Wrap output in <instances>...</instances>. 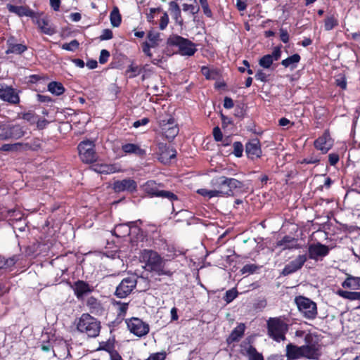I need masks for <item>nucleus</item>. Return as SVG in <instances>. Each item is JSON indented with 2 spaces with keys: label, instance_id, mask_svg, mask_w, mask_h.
I'll list each match as a JSON object with an SVG mask.
<instances>
[{
  "label": "nucleus",
  "instance_id": "nucleus-8",
  "mask_svg": "<svg viewBox=\"0 0 360 360\" xmlns=\"http://www.w3.org/2000/svg\"><path fill=\"white\" fill-rule=\"evenodd\" d=\"M295 302L299 311L304 318L311 320L316 317L318 313L316 304L311 300L300 295L295 298Z\"/></svg>",
  "mask_w": 360,
  "mask_h": 360
},
{
  "label": "nucleus",
  "instance_id": "nucleus-5",
  "mask_svg": "<svg viewBox=\"0 0 360 360\" xmlns=\"http://www.w3.org/2000/svg\"><path fill=\"white\" fill-rule=\"evenodd\" d=\"M77 330L89 338H96L101 330V323L89 314H82L75 320Z\"/></svg>",
  "mask_w": 360,
  "mask_h": 360
},
{
  "label": "nucleus",
  "instance_id": "nucleus-48",
  "mask_svg": "<svg viewBox=\"0 0 360 360\" xmlns=\"http://www.w3.org/2000/svg\"><path fill=\"white\" fill-rule=\"evenodd\" d=\"M199 2L202 6L203 12L207 17L212 16V11L209 8V5L207 0H199Z\"/></svg>",
  "mask_w": 360,
  "mask_h": 360
},
{
  "label": "nucleus",
  "instance_id": "nucleus-56",
  "mask_svg": "<svg viewBox=\"0 0 360 360\" xmlns=\"http://www.w3.org/2000/svg\"><path fill=\"white\" fill-rule=\"evenodd\" d=\"M160 11V8H151L148 13H147V20L148 22H153L155 18V13Z\"/></svg>",
  "mask_w": 360,
  "mask_h": 360
},
{
  "label": "nucleus",
  "instance_id": "nucleus-61",
  "mask_svg": "<svg viewBox=\"0 0 360 360\" xmlns=\"http://www.w3.org/2000/svg\"><path fill=\"white\" fill-rule=\"evenodd\" d=\"M149 122V120L146 117H144L141 120H137L134 122L133 127L135 128H138L140 126H144L146 125Z\"/></svg>",
  "mask_w": 360,
  "mask_h": 360
},
{
  "label": "nucleus",
  "instance_id": "nucleus-47",
  "mask_svg": "<svg viewBox=\"0 0 360 360\" xmlns=\"http://www.w3.org/2000/svg\"><path fill=\"white\" fill-rule=\"evenodd\" d=\"M257 269V266L253 264H248L245 265L240 270L243 274H252Z\"/></svg>",
  "mask_w": 360,
  "mask_h": 360
},
{
  "label": "nucleus",
  "instance_id": "nucleus-43",
  "mask_svg": "<svg viewBox=\"0 0 360 360\" xmlns=\"http://www.w3.org/2000/svg\"><path fill=\"white\" fill-rule=\"evenodd\" d=\"M79 45V42L76 39H74L70 43L63 44L62 45V49L70 51H74L78 49Z\"/></svg>",
  "mask_w": 360,
  "mask_h": 360
},
{
  "label": "nucleus",
  "instance_id": "nucleus-29",
  "mask_svg": "<svg viewBox=\"0 0 360 360\" xmlns=\"http://www.w3.org/2000/svg\"><path fill=\"white\" fill-rule=\"evenodd\" d=\"M73 290L77 297H80L91 291L89 284L82 281L76 282L73 285Z\"/></svg>",
  "mask_w": 360,
  "mask_h": 360
},
{
  "label": "nucleus",
  "instance_id": "nucleus-24",
  "mask_svg": "<svg viewBox=\"0 0 360 360\" xmlns=\"http://www.w3.org/2000/svg\"><path fill=\"white\" fill-rule=\"evenodd\" d=\"M93 169L100 174H109L121 171L120 167L117 165L98 164L93 166Z\"/></svg>",
  "mask_w": 360,
  "mask_h": 360
},
{
  "label": "nucleus",
  "instance_id": "nucleus-32",
  "mask_svg": "<svg viewBox=\"0 0 360 360\" xmlns=\"http://www.w3.org/2000/svg\"><path fill=\"white\" fill-rule=\"evenodd\" d=\"M343 288L360 290V277L349 276L342 284Z\"/></svg>",
  "mask_w": 360,
  "mask_h": 360
},
{
  "label": "nucleus",
  "instance_id": "nucleus-49",
  "mask_svg": "<svg viewBox=\"0 0 360 360\" xmlns=\"http://www.w3.org/2000/svg\"><path fill=\"white\" fill-rule=\"evenodd\" d=\"M22 119L27 121L30 124H34L37 121V116L32 112H26L22 115Z\"/></svg>",
  "mask_w": 360,
  "mask_h": 360
},
{
  "label": "nucleus",
  "instance_id": "nucleus-20",
  "mask_svg": "<svg viewBox=\"0 0 360 360\" xmlns=\"http://www.w3.org/2000/svg\"><path fill=\"white\" fill-rule=\"evenodd\" d=\"M333 145V141L327 131L324 132L321 136L314 141L315 148L323 154L326 153L332 148Z\"/></svg>",
  "mask_w": 360,
  "mask_h": 360
},
{
  "label": "nucleus",
  "instance_id": "nucleus-18",
  "mask_svg": "<svg viewBox=\"0 0 360 360\" xmlns=\"http://www.w3.org/2000/svg\"><path fill=\"white\" fill-rule=\"evenodd\" d=\"M0 98L14 104L20 101L18 94L14 89L1 84H0Z\"/></svg>",
  "mask_w": 360,
  "mask_h": 360
},
{
  "label": "nucleus",
  "instance_id": "nucleus-64",
  "mask_svg": "<svg viewBox=\"0 0 360 360\" xmlns=\"http://www.w3.org/2000/svg\"><path fill=\"white\" fill-rule=\"evenodd\" d=\"M328 158L331 165H335L339 160V156L335 153L330 154Z\"/></svg>",
  "mask_w": 360,
  "mask_h": 360
},
{
  "label": "nucleus",
  "instance_id": "nucleus-55",
  "mask_svg": "<svg viewBox=\"0 0 360 360\" xmlns=\"http://www.w3.org/2000/svg\"><path fill=\"white\" fill-rule=\"evenodd\" d=\"M269 55L274 61L278 60L280 58L281 55V47H279V46L275 47L273 50L272 53L269 54Z\"/></svg>",
  "mask_w": 360,
  "mask_h": 360
},
{
  "label": "nucleus",
  "instance_id": "nucleus-37",
  "mask_svg": "<svg viewBox=\"0 0 360 360\" xmlns=\"http://www.w3.org/2000/svg\"><path fill=\"white\" fill-rule=\"evenodd\" d=\"M110 20L112 27H117L120 26L122 18L117 7H114L110 14Z\"/></svg>",
  "mask_w": 360,
  "mask_h": 360
},
{
  "label": "nucleus",
  "instance_id": "nucleus-60",
  "mask_svg": "<svg viewBox=\"0 0 360 360\" xmlns=\"http://www.w3.org/2000/svg\"><path fill=\"white\" fill-rule=\"evenodd\" d=\"M213 136L217 141H220L222 139V133L218 127H216L213 129Z\"/></svg>",
  "mask_w": 360,
  "mask_h": 360
},
{
  "label": "nucleus",
  "instance_id": "nucleus-62",
  "mask_svg": "<svg viewBox=\"0 0 360 360\" xmlns=\"http://www.w3.org/2000/svg\"><path fill=\"white\" fill-rule=\"evenodd\" d=\"M35 123H37V128L42 129L46 127L49 122L45 119H38L37 117V121Z\"/></svg>",
  "mask_w": 360,
  "mask_h": 360
},
{
  "label": "nucleus",
  "instance_id": "nucleus-14",
  "mask_svg": "<svg viewBox=\"0 0 360 360\" xmlns=\"http://www.w3.org/2000/svg\"><path fill=\"white\" fill-rule=\"evenodd\" d=\"M127 327L131 333L138 337L146 335L149 332V326L138 318H131L127 321Z\"/></svg>",
  "mask_w": 360,
  "mask_h": 360
},
{
  "label": "nucleus",
  "instance_id": "nucleus-46",
  "mask_svg": "<svg viewBox=\"0 0 360 360\" xmlns=\"http://www.w3.org/2000/svg\"><path fill=\"white\" fill-rule=\"evenodd\" d=\"M243 152V146L240 142H235L233 143V154L240 158L242 156Z\"/></svg>",
  "mask_w": 360,
  "mask_h": 360
},
{
  "label": "nucleus",
  "instance_id": "nucleus-59",
  "mask_svg": "<svg viewBox=\"0 0 360 360\" xmlns=\"http://www.w3.org/2000/svg\"><path fill=\"white\" fill-rule=\"evenodd\" d=\"M280 39L283 43H287L289 41V34L288 31L281 28L280 29Z\"/></svg>",
  "mask_w": 360,
  "mask_h": 360
},
{
  "label": "nucleus",
  "instance_id": "nucleus-39",
  "mask_svg": "<svg viewBox=\"0 0 360 360\" xmlns=\"http://www.w3.org/2000/svg\"><path fill=\"white\" fill-rule=\"evenodd\" d=\"M338 294L340 297L349 300H360V292L339 290L338 292Z\"/></svg>",
  "mask_w": 360,
  "mask_h": 360
},
{
  "label": "nucleus",
  "instance_id": "nucleus-23",
  "mask_svg": "<svg viewBox=\"0 0 360 360\" xmlns=\"http://www.w3.org/2000/svg\"><path fill=\"white\" fill-rule=\"evenodd\" d=\"M245 150L248 157L252 159L260 157L262 155V150L259 140L252 139L248 142L246 144Z\"/></svg>",
  "mask_w": 360,
  "mask_h": 360
},
{
  "label": "nucleus",
  "instance_id": "nucleus-11",
  "mask_svg": "<svg viewBox=\"0 0 360 360\" xmlns=\"http://www.w3.org/2000/svg\"><path fill=\"white\" fill-rule=\"evenodd\" d=\"M94 146V143L89 140L84 141L79 144V155L82 162L91 163L96 160Z\"/></svg>",
  "mask_w": 360,
  "mask_h": 360
},
{
  "label": "nucleus",
  "instance_id": "nucleus-57",
  "mask_svg": "<svg viewBox=\"0 0 360 360\" xmlns=\"http://www.w3.org/2000/svg\"><path fill=\"white\" fill-rule=\"evenodd\" d=\"M336 84L338 86H340L342 89H345L347 87V82L344 76L340 75L336 79Z\"/></svg>",
  "mask_w": 360,
  "mask_h": 360
},
{
  "label": "nucleus",
  "instance_id": "nucleus-53",
  "mask_svg": "<svg viewBox=\"0 0 360 360\" xmlns=\"http://www.w3.org/2000/svg\"><path fill=\"white\" fill-rule=\"evenodd\" d=\"M110 57V53L108 51L105 49H103L101 51L100 57H99V63L101 64L105 63Z\"/></svg>",
  "mask_w": 360,
  "mask_h": 360
},
{
  "label": "nucleus",
  "instance_id": "nucleus-1",
  "mask_svg": "<svg viewBox=\"0 0 360 360\" xmlns=\"http://www.w3.org/2000/svg\"><path fill=\"white\" fill-rule=\"evenodd\" d=\"M320 354L319 338L312 333H307L304 336V345L297 346L289 343L285 349V356L288 360H295L301 358L317 359Z\"/></svg>",
  "mask_w": 360,
  "mask_h": 360
},
{
  "label": "nucleus",
  "instance_id": "nucleus-36",
  "mask_svg": "<svg viewBox=\"0 0 360 360\" xmlns=\"http://www.w3.org/2000/svg\"><path fill=\"white\" fill-rule=\"evenodd\" d=\"M48 90L53 94L60 96L65 91L63 84L57 82H51L48 84Z\"/></svg>",
  "mask_w": 360,
  "mask_h": 360
},
{
  "label": "nucleus",
  "instance_id": "nucleus-21",
  "mask_svg": "<svg viewBox=\"0 0 360 360\" xmlns=\"http://www.w3.org/2000/svg\"><path fill=\"white\" fill-rule=\"evenodd\" d=\"M41 13H34V15L32 17L33 22L38 26L41 32L51 35L54 33V30L49 23L46 18L41 17Z\"/></svg>",
  "mask_w": 360,
  "mask_h": 360
},
{
  "label": "nucleus",
  "instance_id": "nucleus-42",
  "mask_svg": "<svg viewBox=\"0 0 360 360\" xmlns=\"http://www.w3.org/2000/svg\"><path fill=\"white\" fill-rule=\"evenodd\" d=\"M274 60L271 59L270 55H265L262 58H260L259 61V64L264 68H269L271 65L273 64Z\"/></svg>",
  "mask_w": 360,
  "mask_h": 360
},
{
  "label": "nucleus",
  "instance_id": "nucleus-41",
  "mask_svg": "<svg viewBox=\"0 0 360 360\" xmlns=\"http://www.w3.org/2000/svg\"><path fill=\"white\" fill-rule=\"evenodd\" d=\"M338 25V20L337 19L333 16H328L324 22V28L326 30L329 31L333 30L335 27Z\"/></svg>",
  "mask_w": 360,
  "mask_h": 360
},
{
  "label": "nucleus",
  "instance_id": "nucleus-33",
  "mask_svg": "<svg viewBox=\"0 0 360 360\" xmlns=\"http://www.w3.org/2000/svg\"><path fill=\"white\" fill-rule=\"evenodd\" d=\"M245 325L243 323H240L237 326L236 328L232 331L231 335L227 339L229 343L238 341L240 338H241L245 331Z\"/></svg>",
  "mask_w": 360,
  "mask_h": 360
},
{
  "label": "nucleus",
  "instance_id": "nucleus-45",
  "mask_svg": "<svg viewBox=\"0 0 360 360\" xmlns=\"http://www.w3.org/2000/svg\"><path fill=\"white\" fill-rule=\"evenodd\" d=\"M238 295V292L235 288H232L228 291H226L224 300L227 303H230L232 302Z\"/></svg>",
  "mask_w": 360,
  "mask_h": 360
},
{
  "label": "nucleus",
  "instance_id": "nucleus-63",
  "mask_svg": "<svg viewBox=\"0 0 360 360\" xmlns=\"http://www.w3.org/2000/svg\"><path fill=\"white\" fill-rule=\"evenodd\" d=\"M236 6L239 11H245L247 8L246 0H237Z\"/></svg>",
  "mask_w": 360,
  "mask_h": 360
},
{
  "label": "nucleus",
  "instance_id": "nucleus-4",
  "mask_svg": "<svg viewBox=\"0 0 360 360\" xmlns=\"http://www.w3.org/2000/svg\"><path fill=\"white\" fill-rule=\"evenodd\" d=\"M140 261L145 264L147 271H155L159 275L169 274V271L165 269L166 260L155 251L144 250L141 253Z\"/></svg>",
  "mask_w": 360,
  "mask_h": 360
},
{
  "label": "nucleus",
  "instance_id": "nucleus-7",
  "mask_svg": "<svg viewBox=\"0 0 360 360\" xmlns=\"http://www.w3.org/2000/svg\"><path fill=\"white\" fill-rule=\"evenodd\" d=\"M268 335L276 342L283 341L288 331V325L280 318H270L267 321Z\"/></svg>",
  "mask_w": 360,
  "mask_h": 360
},
{
  "label": "nucleus",
  "instance_id": "nucleus-22",
  "mask_svg": "<svg viewBox=\"0 0 360 360\" xmlns=\"http://www.w3.org/2000/svg\"><path fill=\"white\" fill-rule=\"evenodd\" d=\"M159 160L164 164L169 162L171 159L174 158L176 155V150L164 144L159 146Z\"/></svg>",
  "mask_w": 360,
  "mask_h": 360
},
{
  "label": "nucleus",
  "instance_id": "nucleus-54",
  "mask_svg": "<svg viewBox=\"0 0 360 360\" xmlns=\"http://www.w3.org/2000/svg\"><path fill=\"white\" fill-rule=\"evenodd\" d=\"M112 32L109 29L103 30L101 35L100 36V39L103 40H109L112 38Z\"/></svg>",
  "mask_w": 360,
  "mask_h": 360
},
{
  "label": "nucleus",
  "instance_id": "nucleus-27",
  "mask_svg": "<svg viewBox=\"0 0 360 360\" xmlns=\"http://www.w3.org/2000/svg\"><path fill=\"white\" fill-rule=\"evenodd\" d=\"M276 247L280 248L282 250L287 249H297L299 245L295 238L285 236L276 243Z\"/></svg>",
  "mask_w": 360,
  "mask_h": 360
},
{
  "label": "nucleus",
  "instance_id": "nucleus-34",
  "mask_svg": "<svg viewBox=\"0 0 360 360\" xmlns=\"http://www.w3.org/2000/svg\"><path fill=\"white\" fill-rule=\"evenodd\" d=\"M300 60V56L299 54L295 53L292 56L284 59L281 61L282 65L285 68H289L291 70L295 69L297 67V63Z\"/></svg>",
  "mask_w": 360,
  "mask_h": 360
},
{
  "label": "nucleus",
  "instance_id": "nucleus-30",
  "mask_svg": "<svg viewBox=\"0 0 360 360\" xmlns=\"http://www.w3.org/2000/svg\"><path fill=\"white\" fill-rule=\"evenodd\" d=\"M13 39H10L8 40L7 44L8 46V49L6 53H15L20 54L27 50V46L22 44H14L13 42Z\"/></svg>",
  "mask_w": 360,
  "mask_h": 360
},
{
  "label": "nucleus",
  "instance_id": "nucleus-17",
  "mask_svg": "<svg viewBox=\"0 0 360 360\" xmlns=\"http://www.w3.org/2000/svg\"><path fill=\"white\" fill-rule=\"evenodd\" d=\"M136 182L130 178L124 179L120 181H116L112 185L113 190L117 192L128 191L132 193L136 190Z\"/></svg>",
  "mask_w": 360,
  "mask_h": 360
},
{
  "label": "nucleus",
  "instance_id": "nucleus-19",
  "mask_svg": "<svg viewBox=\"0 0 360 360\" xmlns=\"http://www.w3.org/2000/svg\"><path fill=\"white\" fill-rule=\"evenodd\" d=\"M306 261L307 256L305 255H299L284 267L282 274L287 276L298 271L302 267Z\"/></svg>",
  "mask_w": 360,
  "mask_h": 360
},
{
  "label": "nucleus",
  "instance_id": "nucleus-3",
  "mask_svg": "<svg viewBox=\"0 0 360 360\" xmlns=\"http://www.w3.org/2000/svg\"><path fill=\"white\" fill-rule=\"evenodd\" d=\"M114 235L117 237H125L131 234V250H136L139 247H143L144 236L142 231L135 222L121 224L115 226Z\"/></svg>",
  "mask_w": 360,
  "mask_h": 360
},
{
  "label": "nucleus",
  "instance_id": "nucleus-26",
  "mask_svg": "<svg viewBox=\"0 0 360 360\" xmlns=\"http://www.w3.org/2000/svg\"><path fill=\"white\" fill-rule=\"evenodd\" d=\"M241 353L246 356L249 360H264L262 354L251 345L243 347Z\"/></svg>",
  "mask_w": 360,
  "mask_h": 360
},
{
  "label": "nucleus",
  "instance_id": "nucleus-35",
  "mask_svg": "<svg viewBox=\"0 0 360 360\" xmlns=\"http://www.w3.org/2000/svg\"><path fill=\"white\" fill-rule=\"evenodd\" d=\"M99 349L108 352L110 360H122L121 356L116 351L112 349L110 343L103 342L101 344Z\"/></svg>",
  "mask_w": 360,
  "mask_h": 360
},
{
  "label": "nucleus",
  "instance_id": "nucleus-15",
  "mask_svg": "<svg viewBox=\"0 0 360 360\" xmlns=\"http://www.w3.org/2000/svg\"><path fill=\"white\" fill-rule=\"evenodd\" d=\"M136 281L134 277H128L124 278L120 284L117 287L116 295L120 297H125L135 288Z\"/></svg>",
  "mask_w": 360,
  "mask_h": 360
},
{
  "label": "nucleus",
  "instance_id": "nucleus-40",
  "mask_svg": "<svg viewBox=\"0 0 360 360\" xmlns=\"http://www.w3.org/2000/svg\"><path fill=\"white\" fill-rule=\"evenodd\" d=\"M122 150L125 153L141 154L143 150L134 143H127L122 146Z\"/></svg>",
  "mask_w": 360,
  "mask_h": 360
},
{
  "label": "nucleus",
  "instance_id": "nucleus-51",
  "mask_svg": "<svg viewBox=\"0 0 360 360\" xmlns=\"http://www.w3.org/2000/svg\"><path fill=\"white\" fill-rule=\"evenodd\" d=\"M166 353L165 352H157L151 354L146 360H165Z\"/></svg>",
  "mask_w": 360,
  "mask_h": 360
},
{
  "label": "nucleus",
  "instance_id": "nucleus-52",
  "mask_svg": "<svg viewBox=\"0 0 360 360\" xmlns=\"http://www.w3.org/2000/svg\"><path fill=\"white\" fill-rule=\"evenodd\" d=\"M169 22V17L167 13H164L161 16L160 22V29L163 30L166 28Z\"/></svg>",
  "mask_w": 360,
  "mask_h": 360
},
{
  "label": "nucleus",
  "instance_id": "nucleus-31",
  "mask_svg": "<svg viewBox=\"0 0 360 360\" xmlns=\"http://www.w3.org/2000/svg\"><path fill=\"white\" fill-rule=\"evenodd\" d=\"M29 146H30V145L28 143H6V144H4L1 147V150H2V151L24 150H27V148Z\"/></svg>",
  "mask_w": 360,
  "mask_h": 360
},
{
  "label": "nucleus",
  "instance_id": "nucleus-44",
  "mask_svg": "<svg viewBox=\"0 0 360 360\" xmlns=\"http://www.w3.org/2000/svg\"><path fill=\"white\" fill-rule=\"evenodd\" d=\"M183 11L185 12H190L192 15H195L198 13L200 8L198 6L194 4H184L182 5Z\"/></svg>",
  "mask_w": 360,
  "mask_h": 360
},
{
  "label": "nucleus",
  "instance_id": "nucleus-38",
  "mask_svg": "<svg viewBox=\"0 0 360 360\" xmlns=\"http://www.w3.org/2000/svg\"><path fill=\"white\" fill-rule=\"evenodd\" d=\"M201 72L207 79H216L219 75L217 70L207 66H202L201 68Z\"/></svg>",
  "mask_w": 360,
  "mask_h": 360
},
{
  "label": "nucleus",
  "instance_id": "nucleus-6",
  "mask_svg": "<svg viewBox=\"0 0 360 360\" xmlns=\"http://www.w3.org/2000/svg\"><path fill=\"white\" fill-rule=\"evenodd\" d=\"M168 44L178 48V53L182 56H192L197 51L196 45L188 39L173 34L167 39Z\"/></svg>",
  "mask_w": 360,
  "mask_h": 360
},
{
  "label": "nucleus",
  "instance_id": "nucleus-2",
  "mask_svg": "<svg viewBox=\"0 0 360 360\" xmlns=\"http://www.w3.org/2000/svg\"><path fill=\"white\" fill-rule=\"evenodd\" d=\"M210 184L212 189L200 188L197 193L207 199H211L214 197L231 196L236 189L243 187L242 182L224 176L213 178Z\"/></svg>",
  "mask_w": 360,
  "mask_h": 360
},
{
  "label": "nucleus",
  "instance_id": "nucleus-25",
  "mask_svg": "<svg viewBox=\"0 0 360 360\" xmlns=\"http://www.w3.org/2000/svg\"><path fill=\"white\" fill-rule=\"evenodd\" d=\"M7 8L11 13H15L18 16H27L32 18L34 15V12L26 6H18L12 4H7Z\"/></svg>",
  "mask_w": 360,
  "mask_h": 360
},
{
  "label": "nucleus",
  "instance_id": "nucleus-28",
  "mask_svg": "<svg viewBox=\"0 0 360 360\" xmlns=\"http://www.w3.org/2000/svg\"><path fill=\"white\" fill-rule=\"evenodd\" d=\"M51 346V348L53 349V353L55 355H56V353L59 352V350L60 349H63L65 352H67L68 354L69 353L68 349L67 343L62 340H56L53 342H51V345H43L41 346V349L44 351L48 352L50 350Z\"/></svg>",
  "mask_w": 360,
  "mask_h": 360
},
{
  "label": "nucleus",
  "instance_id": "nucleus-12",
  "mask_svg": "<svg viewBox=\"0 0 360 360\" xmlns=\"http://www.w3.org/2000/svg\"><path fill=\"white\" fill-rule=\"evenodd\" d=\"M159 125L162 134L168 140H172L179 134V127L174 119L169 117L167 119L160 120Z\"/></svg>",
  "mask_w": 360,
  "mask_h": 360
},
{
  "label": "nucleus",
  "instance_id": "nucleus-16",
  "mask_svg": "<svg viewBox=\"0 0 360 360\" xmlns=\"http://www.w3.org/2000/svg\"><path fill=\"white\" fill-rule=\"evenodd\" d=\"M330 248L320 243L311 244L309 246V257L311 259L319 260L328 255Z\"/></svg>",
  "mask_w": 360,
  "mask_h": 360
},
{
  "label": "nucleus",
  "instance_id": "nucleus-50",
  "mask_svg": "<svg viewBox=\"0 0 360 360\" xmlns=\"http://www.w3.org/2000/svg\"><path fill=\"white\" fill-rule=\"evenodd\" d=\"M127 74L129 75V77H134L139 74V70L137 66H135L134 65H131L129 66Z\"/></svg>",
  "mask_w": 360,
  "mask_h": 360
},
{
  "label": "nucleus",
  "instance_id": "nucleus-9",
  "mask_svg": "<svg viewBox=\"0 0 360 360\" xmlns=\"http://www.w3.org/2000/svg\"><path fill=\"white\" fill-rule=\"evenodd\" d=\"M25 134L23 127L18 124H0V141L18 139Z\"/></svg>",
  "mask_w": 360,
  "mask_h": 360
},
{
  "label": "nucleus",
  "instance_id": "nucleus-58",
  "mask_svg": "<svg viewBox=\"0 0 360 360\" xmlns=\"http://www.w3.org/2000/svg\"><path fill=\"white\" fill-rule=\"evenodd\" d=\"M255 78L261 82H266L267 79V75L263 70H259L255 74Z\"/></svg>",
  "mask_w": 360,
  "mask_h": 360
},
{
  "label": "nucleus",
  "instance_id": "nucleus-10",
  "mask_svg": "<svg viewBox=\"0 0 360 360\" xmlns=\"http://www.w3.org/2000/svg\"><path fill=\"white\" fill-rule=\"evenodd\" d=\"M148 41L142 44L143 52L150 58L151 62L155 65H158L162 62V57L158 56L157 58H153V53L150 51L151 49H155L158 45L160 41V34L158 32H150L148 34Z\"/></svg>",
  "mask_w": 360,
  "mask_h": 360
},
{
  "label": "nucleus",
  "instance_id": "nucleus-13",
  "mask_svg": "<svg viewBox=\"0 0 360 360\" xmlns=\"http://www.w3.org/2000/svg\"><path fill=\"white\" fill-rule=\"evenodd\" d=\"M143 191L150 196L161 197L163 198H167L171 201L177 199V197L172 192L159 190L157 184L155 181H147L143 186Z\"/></svg>",
  "mask_w": 360,
  "mask_h": 360
}]
</instances>
